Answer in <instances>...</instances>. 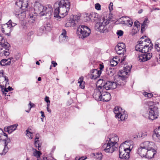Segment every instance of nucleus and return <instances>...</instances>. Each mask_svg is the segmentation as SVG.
I'll return each mask as SVG.
<instances>
[{
  "mask_svg": "<svg viewBox=\"0 0 160 160\" xmlns=\"http://www.w3.org/2000/svg\"><path fill=\"white\" fill-rule=\"evenodd\" d=\"M58 7L55 9L54 12V17L58 18L64 17L67 15L70 9V2L68 0H61L58 2L55 3Z\"/></svg>",
  "mask_w": 160,
  "mask_h": 160,
  "instance_id": "1",
  "label": "nucleus"
},
{
  "mask_svg": "<svg viewBox=\"0 0 160 160\" xmlns=\"http://www.w3.org/2000/svg\"><path fill=\"white\" fill-rule=\"evenodd\" d=\"M140 40L139 43L136 46V51L140 52L141 53H144L149 52L152 49V45H151L149 46V45L146 43V42L149 44L151 42L150 39L147 40L146 38L144 39V37L142 36Z\"/></svg>",
  "mask_w": 160,
  "mask_h": 160,
  "instance_id": "2",
  "label": "nucleus"
},
{
  "mask_svg": "<svg viewBox=\"0 0 160 160\" xmlns=\"http://www.w3.org/2000/svg\"><path fill=\"white\" fill-rule=\"evenodd\" d=\"M109 23V20L104 18H102L99 20V22H98L96 23L95 28L98 31L106 33L109 31V29L107 28V25Z\"/></svg>",
  "mask_w": 160,
  "mask_h": 160,
  "instance_id": "3",
  "label": "nucleus"
},
{
  "mask_svg": "<svg viewBox=\"0 0 160 160\" xmlns=\"http://www.w3.org/2000/svg\"><path fill=\"white\" fill-rule=\"evenodd\" d=\"M147 105L149 108V119L153 120L157 118L158 114V108L155 105L154 103L152 101H148L147 102Z\"/></svg>",
  "mask_w": 160,
  "mask_h": 160,
  "instance_id": "4",
  "label": "nucleus"
},
{
  "mask_svg": "<svg viewBox=\"0 0 160 160\" xmlns=\"http://www.w3.org/2000/svg\"><path fill=\"white\" fill-rule=\"evenodd\" d=\"M128 143L127 141L122 143L119 148V156L120 158L123 159H128L129 158V153L131 150L130 147L126 148V143Z\"/></svg>",
  "mask_w": 160,
  "mask_h": 160,
  "instance_id": "5",
  "label": "nucleus"
},
{
  "mask_svg": "<svg viewBox=\"0 0 160 160\" xmlns=\"http://www.w3.org/2000/svg\"><path fill=\"white\" fill-rule=\"evenodd\" d=\"M91 33L90 29L86 26L80 25L77 29V33L79 38L84 39Z\"/></svg>",
  "mask_w": 160,
  "mask_h": 160,
  "instance_id": "6",
  "label": "nucleus"
},
{
  "mask_svg": "<svg viewBox=\"0 0 160 160\" xmlns=\"http://www.w3.org/2000/svg\"><path fill=\"white\" fill-rule=\"evenodd\" d=\"M154 151H155L154 149L149 151L140 146L138 148V152L141 157H145L147 158H151L153 157L155 153V152H154Z\"/></svg>",
  "mask_w": 160,
  "mask_h": 160,
  "instance_id": "7",
  "label": "nucleus"
},
{
  "mask_svg": "<svg viewBox=\"0 0 160 160\" xmlns=\"http://www.w3.org/2000/svg\"><path fill=\"white\" fill-rule=\"evenodd\" d=\"M113 111L115 114L116 117L120 118L121 121L124 120L128 118L127 112L121 107L118 106L115 107Z\"/></svg>",
  "mask_w": 160,
  "mask_h": 160,
  "instance_id": "8",
  "label": "nucleus"
},
{
  "mask_svg": "<svg viewBox=\"0 0 160 160\" xmlns=\"http://www.w3.org/2000/svg\"><path fill=\"white\" fill-rule=\"evenodd\" d=\"M102 89L104 90H108L111 89H114L117 88L116 83L112 81H108L104 82L101 84V85L98 86Z\"/></svg>",
  "mask_w": 160,
  "mask_h": 160,
  "instance_id": "9",
  "label": "nucleus"
},
{
  "mask_svg": "<svg viewBox=\"0 0 160 160\" xmlns=\"http://www.w3.org/2000/svg\"><path fill=\"white\" fill-rule=\"evenodd\" d=\"M152 56V54L149 52L141 53L138 54V60L140 62H144L149 60Z\"/></svg>",
  "mask_w": 160,
  "mask_h": 160,
  "instance_id": "10",
  "label": "nucleus"
},
{
  "mask_svg": "<svg viewBox=\"0 0 160 160\" xmlns=\"http://www.w3.org/2000/svg\"><path fill=\"white\" fill-rule=\"evenodd\" d=\"M53 9L52 6L48 4L44 7L42 12L41 13V16L45 15L50 17L52 15Z\"/></svg>",
  "mask_w": 160,
  "mask_h": 160,
  "instance_id": "11",
  "label": "nucleus"
},
{
  "mask_svg": "<svg viewBox=\"0 0 160 160\" xmlns=\"http://www.w3.org/2000/svg\"><path fill=\"white\" fill-rule=\"evenodd\" d=\"M108 142L107 143L104 144L102 146V149L104 151L107 152L112 153L116 149H117V146L113 145Z\"/></svg>",
  "mask_w": 160,
  "mask_h": 160,
  "instance_id": "12",
  "label": "nucleus"
},
{
  "mask_svg": "<svg viewBox=\"0 0 160 160\" xmlns=\"http://www.w3.org/2000/svg\"><path fill=\"white\" fill-rule=\"evenodd\" d=\"M125 45L123 42L119 43L115 47V50L117 54L124 55L126 52Z\"/></svg>",
  "mask_w": 160,
  "mask_h": 160,
  "instance_id": "13",
  "label": "nucleus"
},
{
  "mask_svg": "<svg viewBox=\"0 0 160 160\" xmlns=\"http://www.w3.org/2000/svg\"><path fill=\"white\" fill-rule=\"evenodd\" d=\"M85 18V19L87 21L91 20L93 22H97L99 19L98 14L95 12H92L89 15L87 14Z\"/></svg>",
  "mask_w": 160,
  "mask_h": 160,
  "instance_id": "14",
  "label": "nucleus"
},
{
  "mask_svg": "<svg viewBox=\"0 0 160 160\" xmlns=\"http://www.w3.org/2000/svg\"><path fill=\"white\" fill-rule=\"evenodd\" d=\"M102 91V88L98 86V89L95 91L93 94V97L97 100L101 101Z\"/></svg>",
  "mask_w": 160,
  "mask_h": 160,
  "instance_id": "15",
  "label": "nucleus"
},
{
  "mask_svg": "<svg viewBox=\"0 0 160 160\" xmlns=\"http://www.w3.org/2000/svg\"><path fill=\"white\" fill-rule=\"evenodd\" d=\"M14 14L16 16L21 20H22L26 17V13L25 11H22L20 9V10H15Z\"/></svg>",
  "mask_w": 160,
  "mask_h": 160,
  "instance_id": "16",
  "label": "nucleus"
},
{
  "mask_svg": "<svg viewBox=\"0 0 160 160\" xmlns=\"http://www.w3.org/2000/svg\"><path fill=\"white\" fill-rule=\"evenodd\" d=\"M109 139L108 142H109L110 143L112 144L111 145H112V146L113 145L116 146V144L119 140V138L118 136L113 134L109 136Z\"/></svg>",
  "mask_w": 160,
  "mask_h": 160,
  "instance_id": "17",
  "label": "nucleus"
},
{
  "mask_svg": "<svg viewBox=\"0 0 160 160\" xmlns=\"http://www.w3.org/2000/svg\"><path fill=\"white\" fill-rule=\"evenodd\" d=\"M11 27L7 23L2 26V32L5 35L9 36L10 35L11 31Z\"/></svg>",
  "mask_w": 160,
  "mask_h": 160,
  "instance_id": "18",
  "label": "nucleus"
},
{
  "mask_svg": "<svg viewBox=\"0 0 160 160\" xmlns=\"http://www.w3.org/2000/svg\"><path fill=\"white\" fill-rule=\"evenodd\" d=\"M111 97L110 94L107 92L103 90L101 96V101L103 102L109 101L111 99Z\"/></svg>",
  "mask_w": 160,
  "mask_h": 160,
  "instance_id": "19",
  "label": "nucleus"
},
{
  "mask_svg": "<svg viewBox=\"0 0 160 160\" xmlns=\"http://www.w3.org/2000/svg\"><path fill=\"white\" fill-rule=\"evenodd\" d=\"M44 7L39 2L36 1L35 2L34 9L37 12H39L41 15V12L43 11Z\"/></svg>",
  "mask_w": 160,
  "mask_h": 160,
  "instance_id": "20",
  "label": "nucleus"
},
{
  "mask_svg": "<svg viewBox=\"0 0 160 160\" xmlns=\"http://www.w3.org/2000/svg\"><path fill=\"white\" fill-rule=\"evenodd\" d=\"M154 145L153 143L152 142L149 141H145L141 144V146L148 150H152L153 149L152 146Z\"/></svg>",
  "mask_w": 160,
  "mask_h": 160,
  "instance_id": "21",
  "label": "nucleus"
},
{
  "mask_svg": "<svg viewBox=\"0 0 160 160\" xmlns=\"http://www.w3.org/2000/svg\"><path fill=\"white\" fill-rule=\"evenodd\" d=\"M91 73L92 78L95 79L99 78L101 73V71L96 69H93L91 71Z\"/></svg>",
  "mask_w": 160,
  "mask_h": 160,
  "instance_id": "22",
  "label": "nucleus"
},
{
  "mask_svg": "<svg viewBox=\"0 0 160 160\" xmlns=\"http://www.w3.org/2000/svg\"><path fill=\"white\" fill-rule=\"evenodd\" d=\"M152 138L155 140L157 138L160 140V126L154 130L152 135Z\"/></svg>",
  "mask_w": 160,
  "mask_h": 160,
  "instance_id": "23",
  "label": "nucleus"
},
{
  "mask_svg": "<svg viewBox=\"0 0 160 160\" xmlns=\"http://www.w3.org/2000/svg\"><path fill=\"white\" fill-rule=\"evenodd\" d=\"M18 126V125L17 124H13L7 128H5L4 130L5 131L9 133L10 134L16 129Z\"/></svg>",
  "mask_w": 160,
  "mask_h": 160,
  "instance_id": "24",
  "label": "nucleus"
},
{
  "mask_svg": "<svg viewBox=\"0 0 160 160\" xmlns=\"http://www.w3.org/2000/svg\"><path fill=\"white\" fill-rule=\"evenodd\" d=\"M128 73L125 70H120L118 73V75L119 78L127 79Z\"/></svg>",
  "mask_w": 160,
  "mask_h": 160,
  "instance_id": "25",
  "label": "nucleus"
},
{
  "mask_svg": "<svg viewBox=\"0 0 160 160\" xmlns=\"http://www.w3.org/2000/svg\"><path fill=\"white\" fill-rule=\"evenodd\" d=\"M37 14L36 13L32 12L30 13L29 15V23L30 24H32L34 23L36 19Z\"/></svg>",
  "mask_w": 160,
  "mask_h": 160,
  "instance_id": "26",
  "label": "nucleus"
},
{
  "mask_svg": "<svg viewBox=\"0 0 160 160\" xmlns=\"http://www.w3.org/2000/svg\"><path fill=\"white\" fill-rule=\"evenodd\" d=\"M12 59V58L7 59H2L1 61L0 64L2 66L10 65L11 64V62H13V63L14 62L13 60H12L11 61Z\"/></svg>",
  "mask_w": 160,
  "mask_h": 160,
  "instance_id": "27",
  "label": "nucleus"
},
{
  "mask_svg": "<svg viewBox=\"0 0 160 160\" xmlns=\"http://www.w3.org/2000/svg\"><path fill=\"white\" fill-rule=\"evenodd\" d=\"M126 80L125 79L119 78L118 81L116 83L117 87L119 88L125 85L126 82Z\"/></svg>",
  "mask_w": 160,
  "mask_h": 160,
  "instance_id": "28",
  "label": "nucleus"
},
{
  "mask_svg": "<svg viewBox=\"0 0 160 160\" xmlns=\"http://www.w3.org/2000/svg\"><path fill=\"white\" fill-rule=\"evenodd\" d=\"M8 147L3 144L0 145V154L1 155H4L8 152Z\"/></svg>",
  "mask_w": 160,
  "mask_h": 160,
  "instance_id": "29",
  "label": "nucleus"
},
{
  "mask_svg": "<svg viewBox=\"0 0 160 160\" xmlns=\"http://www.w3.org/2000/svg\"><path fill=\"white\" fill-rule=\"evenodd\" d=\"M115 73V70L114 68H109L106 69V73L110 76H112Z\"/></svg>",
  "mask_w": 160,
  "mask_h": 160,
  "instance_id": "30",
  "label": "nucleus"
},
{
  "mask_svg": "<svg viewBox=\"0 0 160 160\" xmlns=\"http://www.w3.org/2000/svg\"><path fill=\"white\" fill-rule=\"evenodd\" d=\"M76 21L74 19H70L66 23L65 26L66 27L74 26L76 24Z\"/></svg>",
  "mask_w": 160,
  "mask_h": 160,
  "instance_id": "31",
  "label": "nucleus"
},
{
  "mask_svg": "<svg viewBox=\"0 0 160 160\" xmlns=\"http://www.w3.org/2000/svg\"><path fill=\"white\" fill-rule=\"evenodd\" d=\"M78 83H79V87L80 88L83 89L85 87V82L83 81V77H80L78 80Z\"/></svg>",
  "mask_w": 160,
  "mask_h": 160,
  "instance_id": "32",
  "label": "nucleus"
},
{
  "mask_svg": "<svg viewBox=\"0 0 160 160\" xmlns=\"http://www.w3.org/2000/svg\"><path fill=\"white\" fill-rule=\"evenodd\" d=\"M52 25L48 21L45 22L43 25V28L47 31H49L52 28Z\"/></svg>",
  "mask_w": 160,
  "mask_h": 160,
  "instance_id": "33",
  "label": "nucleus"
},
{
  "mask_svg": "<svg viewBox=\"0 0 160 160\" xmlns=\"http://www.w3.org/2000/svg\"><path fill=\"white\" fill-rule=\"evenodd\" d=\"M6 85L5 86V88H4V86L3 85H2L0 84V87L1 88V91L3 94L5 96H10V94H7V93H8L9 91H8V89L6 88Z\"/></svg>",
  "mask_w": 160,
  "mask_h": 160,
  "instance_id": "34",
  "label": "nucleus"
},
{
  "mask_svg": "<svg viewBox=\"0 0 160 160\" xmlns=\"http://www.w3.org/2000/svg\"><path fill=\"white\" fill-rule=\"evenodd\" d=\"M126 19V20H124L123 22H124V23L128 25V26L129 27H131L133 23V22L132 20H131L130 19L129 17H125Z\"/></svg>",
  "mask_w": 160,
  "mask_h": 160,
  "instance_id": "35",
  "label": "nucleus"
},
{
  "mask_svg": "<svg viewBox=\"0 0 160 160\" xmlns=\"http://www.w3.org/2000/svg\"><path fill=\"white\" fill-rule=\"evenodd\" d=\"M3 48H5L6 50L9 49V48L10 47V44L8 42H1V43L0 44Z\"/></svg>",
  "mask_w": 160,
  "mask_h": 160,
  "instance_id": "36",
  "label": "nucleus"
},
{
  "mask_svg": "<svg viewBox=\"0 0 160 160\" xmlns=\"http://www.w3.org/2000/svg\"><path fill=\"white\" fill-rule=\"evenodd\" d=\"M38 138L36 137L35 140L34 145L36 148L38 147V149L39 150L41 149V145L38 143L39 141L38 140Z\"/></svg>",
  "mask_w": 160,
  "mask_h": 160,
  "instance_id": "37",
  "label": "nucleus"
},
{
  "mask_svg": "<svg viewBox=\"0 0 160 160\" xmlns=\"http://www.w3.org/2000/svg\"><path fill=\"white\" fill-rule=\"evenodd\" d=\"M154 47L157 51H160V42L159 40L155 42Z\"/></svg>",
  "mask_w": 160,
  "mask_h": 160,
  "instance_id": "38",
  "label": "nucleus"
},
{
  "mask_svg": "<svg viewBox=\"0 0 160 160\" xmlns=\"http://www.w3.org/2000/svg\"><path fill=\"white\" fill-rule=\"evenodd\" d=\"M132 67V65L130 66L127 65H124L123 70H125L126 72H128V73L130 72Z\"/></svg>",
  "mask_w": 160,
  "mask_h": 160,
  "instance_id": "39",
  "label": "nucleus"
},
{
  "mask_svg": "<svg viewBox=\"0 0 160 160\" xmlns=\"http://www.w3.org/2000/svg\"><path fill=\"white\" fill-rule=\"evenodd\" d=\"M28 1L22 2L21 8H22V9H25L28 7Z\"/></svg>",
  "mask_w": 160,
  "mask_h": 160,
  "instance_id": "40",
  "label": "nucleus"
},
{
  "mask_svg": "<svg viewBox=\"0 0 160 160\" xmlns=\"http://www.w3.org/2000/svg\"><path fill=\"white\" fill-rule=\"evenodd\" d=\"M41 154L40 152L37 151L36 149L33 152L34 156L37 158H39L40 157V155Z\"/></svg>",
  "mask_w": 160,
  "mask_h": 160,
  "instance_id": "41",
  "label": "nucleus"
},
{
  "mask_svg": "<svg viewBox=\"0 0 160 160\" xmlns=\"http://www.w3.org/2000/svg\"><path fill=\"white\" fill-rule=\"evenodd\" d=\"M27 132L26 135L30 139L32 138V133H31L29 131H28V130H26Z\"/></svg>",
  "mask_w": 160,
  "mask_h": 160,
  "instance_id": "42",
  "label": "nucleus"
},
{
  "mask_svg": "<svg viewBox=\"0 0 160 160\" xmlns=\"http://www.w3.org/2000/svg\"><path fill=\"white\" fill-rule=\"evenodd\" d=\"M144 95L146 97L151 98L153 97V94L151 93H149L146 92H144Z\"/></svg>",
  "mask_w": 160,
  "mask_h": 160,
  "instance_id": "43",
  "label": "nucleus"
},
{
  "mask_svg": "<svg viewBox=\"0 0 160 160\" xmlns=\"http://www.w3.org/2000/svg\"><path fill=\"white\" fill-rule=\"evenodd\" d=\"M4 140H5L4 146L7 147L8 143H10L11 142L10 139H8V138H4Z\"/></svg>",
  "mask_w": 160,
  "mask_h": 160,
  "instance_id": "44",
  "label": "nucleus"
},
{
  "mask_svg": "<svg viewBox=\"0 0 160 160\" xmlns=\"http://www.w3.org/2000/svg\"><path fill=\"white\" fill-rule=\"evenodd\" d=\"M8 23L9 26H10L11 27H13L15 26L16 25H17V24L14 23H12V20H9L8 22H7Z\"/></svg>",
  "mask_w": 160,
  "mask_h": 160,
  "instance_id": "45",
  "label": "nucleus"
},
{
  "mask_svg": "<svg viewBox=\"0 0 160 160\" xmlns=\"http://www.w3.org/2000/svg\"><path fill=\"white\" fill-rule=\"evenodd\" d=\"M95 8L96 9L99 10L101 9V5L98 3L96 4L95 5Z\"/></svg>",
  "mask_w": 160,
  "mask_h": 160,
  "instance_id": "46",
  "label": "nucleus"
},
{
  "mask_svg": "<svg viewBox=\"0 0 160 160\" xmlns=\"http://www.w3.org/2000/svg\"><path fill=\"white\" fill-rule=\"evenodd\" d=\"M61 35L63 36V38H65L66 39V37H68L66 36V31L65 29H63L62 30V32Z\"/></svg>",
  "mask_w": 160,
  "mask_h": 160,
  "instance_id": "47",
  "label": "nucleus"
},
{
  "mask_svg": "<svg viewBox=\"0 0 160 160\" xmlns=\"http://www.w3.org/2000/svg\"><path fill=\"white\" fill-rule=\"evenodd\" d=\"M118 63L117 61L114 60H112L110 62V65L112 66H115L117 65Z\"/></svg>",
  "mask_w": 160,
  "mask_h": 160,
  "instance_id": "48",
  "label": "nucleus"
},
{
  "mask_svg": "<svg viewBox=\"0 0 160 160\" xmlns=\"http://www.w3.org/2000/svg\"><path fill=\"white\" fill-rule=\"evenodd\" d=\"M117 34L120 36H121L123 35V31L121 30H118L117 32Z\"/></svg>",
  "mask_w": 160,
  "mask_h": 160,
  "instance_id": "49",
  "label": "nucleus"
},
{
  "mask_svg": "<svg viewBox=\"0 0 160 160\" xmlns=\"http://www.w3.org/2000/svg\"><path fill=\"white\" fill-rule=\"evenodd\" d=\"M0 132H1V135H2L3 136V137L5 136L6 138H8V135L3 131L2 129H0Z\"/></svg>",
  "mask_w": 160,
  "mask_h": 160,
  "instance_id": "50",
  "label": "nucleus"
},
{
  "mask_svg": "<svg viewBox=\"0 0 160 160\" xmlns=\"http://www.w3.org/2000/svg\"><path fill=\"white\" fill-rule=\"evenodd\" d=\"M145 25H144L143 24H142L141 25V32L142 33H143V32L145 31Z\"/></svg>",
  "mask_w": 160,
  "mask_h": 160,
  "instance_id": "51",
  "label": "nucleus"
},
{
  "mask_svg": "<svg viewBox=\"0 0 160 160\" xmlns=\"http://www.w3.org/2000/svg\"><path fill=\"white\" fill-rule=\"evenodd\" d=\"M96 155L98 156V157H96V158L98 160H101L102 158V155L101 153H96Z\"/></svg>",
  "mask_w": 160,
  "mask_h": 160,
  "instance_id": "52",
  "label": "nucleus"
},
{
  "mask_svg": "<svg viewBox=\"0 0 160 160\" xmlns=\"http://www.w3.org/2000/svg\"><path fill=\"white\" fill-rule=\"evenodd\" d=\"M134 25L138 28L140 27V23L138 21H136L134 22Z\"/></svg>",
  "mask_w": 160,
  "mask_h": 160,
  "instance_id": "53",
  "label": "nucleus"
},
{
  "mask_svg": "<svg viewBox=\"0 0 160 160\" xmlns=\"http://www.w3.org/2000/svg\"><path fill=\"white\" fill-rule=\"evenodd\" d=\"M35 106L34 104L32 103L31 101H30L29 103L28 104V107H29V110H30L31 108Z\"/></svg>",
  "mask_w": 160,
  "mask_h": 160,
  "instance_id": "54",
  "label": "nucleus"
},
{
  "mask_svg": "<svg viewBox=\"0 0 160 160\" xmlns=\"http://www.w3.org/2000/svg\"><path fill=\"white\" fill-rule=\"evenodd\" d=\"M5 42V40L4 39L3 36L0 33V44L1 43V42Z\"/></svg>",
  "mask_w": 160,
  "mask_h": 160,
  "instance_id": "55",
  "label": "nucleus"
},
{
  "mask_svg": "<svg viewBox=\"0 0 160 160\" xmlns=\"http://www.w3.org/2000/svg\"><path fill=\"white\" fill-rule=\"evenodd\" d=\"M9 50L8 49L6 50H3L4 53V54L5 56H8L9 55Z\"/></svg>",
  "mask_w": 160,
  "mask_h": 160,
  "instance_id": "56",
  "label": "nucleus"
},
{
  "mask_svg": "<svg viewBox=\"0 0 160 160\" xmlns=\"http://www.w3.org/2000/svg\"><path fill=\"white\" fill-rule=\"evenodd\" d=\"M143 133L142 132H139L138 134L137 135V138H143Z\"/></svg>",
  "mask_w": 160,
  "mask_h": 160,
  "instance_id": "57",
  "label": "nucleus"
},
{
  "mask_svg": "<svg viewBox=\"0 0 160 160\" xmlns=\"http://www.w3.org/2000/svg\"><path fill=\"white\" fill-rule=\"evenodd\" d=\"M113 6V3L112 2H110L109 4V8L110 10H111L113 9V8H112Z\"/></svg>",
  "mask_w": 160,
  "mask_h": 160,
  "instance_id": "58",
  "label": "nucleus"
},
{
  "mask_svg": "<svg viewBox=\"0 0 160 160\" xmlns=\"http://www.w3.org/2000/svg\"><path fill=\"white\" fill-rule=\"evenodd\" d=\"M45 101L47 103H50V101L49 99V98L48 97L46 96L45 98Z\"/></svg>",
  "mask_w": 160,
  "mask_h": 160,
  "instance_id": "59",
  "label": "nucleus"
},
{
  "mask_svg": "<svg viewBox=\"0 0 160 160\" xmlns=\"http://www.w3.org/2000/svg\"><path fill=\"white\" fill-rule=\"evenodd\" d=\"M85 159L83 157H81L78 158H76L75 160H84Z\"/></svg>",
  "mask_w": 160,
  "mask_h": 160,
  "instance_id": "60",
  "label": "nucleus"
},
{
  "mask_svg": "<svg viewBox=\"0 0 160 160\" xmlns=\"http://www.w3.org/2000/svg\"><path fill=\"white\" fill-rule=\"evenodd\" d=\"M148 20L147 19H145L142 24L146 25V23L148 22Z\"/></svg>",
  "mask_w": 160,
  "mask_h": 160,
  "instance_id": "61",
  "label": "nucleus"
},
{
  "mask_svg": "<svg viewBox=\"0 0 160 160\" xmlns=\"http://www.w3.org/2000/svg\"><path fill=\"white\" fill-rule=\"evenodd\" d=\"M52 63L53 64V66L54 67H55L57 65V63L56 62H55L54 61H52Z\"/></svg>",
  "mask_w": 160,
  "mask_h": 160,
  "instance_id": "62",
  "label": "nucleus"
},
{
  "mask_svg": "<svg viewBox=\"0 0 160 160\" xmlns=\"http://www.w3.org/2000/svg\"><path fill=\"white\" fill-rule=\"evenodd\" d=\"M103 68H104V66L102 64H100V67H99L100 69L101 70H102V69Z\"/></svg>",
  "mask_w": 160,
  "mask_h": 160,
  "instance_id": "63",
  "label": "nucleus"
},
{
  "mask_svg": "<svg viewBox=\"0 0 160 160\" xmlns=\"http://www.w3.org/2000/svg\"><path fill=\"white\" fill-rule=\"evenodd\" d=\"M40 112L41 114V116L42 117L44 118V117H45V115H44V112H43L42 111H41Z\"/></svg>",
  "mask_w": 160,
  "mask_h": 160,
  "instance_id": "64",
  "label": "nucleus"
}]
</instances>
